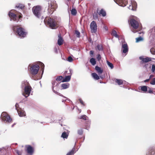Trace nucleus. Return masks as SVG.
Wrapping results in <instances>:
<instances>
[{
  "label": "nucleus",
  "mask_w": 155,
  "mask_h": 155,
  "mask_svg": "<svg viewBox=\"0 0 155 155\" xmlns=\"http://www.w3.org/2000/svg\"><path fill=\"white\" fill-rule=\"evenodd\" d=\"M29 67H30V70L31 74L32 79L35 80L40 79L41 78H38L35 76L38 71L40 68L39 65L38 64H35L31 66L30 65H29Z\"/></svg>",
  "instance_id": "1"
},
{
  "label": "nucleus",
  "mask_w": 155,
  "mask_h": 155,
  "mask_svg": "<svg viewBox=\"0 0 155 155\" xmlns=\"http://www.w3.org/2000/svg\"><path fill=\"white\" fill-rule=\"evenodd\" d=\"M13 30L15 33H17L21 38L25 37L27 34V32L24 29L17 25L14 26L13 27Z\"/></svg>",
  "instance_id": "2"
},
{
  "label": "nucleus",
  "mask_w": 155,
  "mask_h": 155,
  "mask_svg": "<svg viewBox=\"0 0 155 155\" xmlns=\"http://www.w3.org/2000/svg\"><path fill=\"white\" fill-rule=\"evenodd\" d=\"M45 24L48 25L52 29H55L57 27L55 20L53 18L46 17L44 20Z\"/></svg>",
  "instance_id": "3"
},
{
  "label": "nucleus",
  "mask_w": 155,
  "mask_h": 155,
  "mask_svg": "<svg viewBox=\"0 0 155 155\" xmlns=\"http://www.w3.org/2000/svg\"><path fill=\"white\" fill-rule=\"evenodd\" d=\"M32 11L33 14L36 17L39 18L41 16V8L40 6H37L35 7H33Z\"/></svg>",
  "instance_id": "4"
},
{
  "label": "nucleus",
  "mask_w": 155,
  "mask_h": 155,
  "mask_svg": "<svg viewBox=\"0 0 155 155\" xmlns=\"http://www.w3.org/2000/svg\"><path fill=\"white\" fill-rule=\"evenodd\" d=\"M1 118L2 120L8 122H10L12 119L6 112H3L1 115Z\"/></svg>",
  "instance_id": "5"
},
{
  "label": "nucleus",
  "mask_w": 155,
  "mask_h": 155,
  "mask_svg": "<svg viewBox=\"0 0 155 155\" xmlns=\"http://www.w3.org/2000/svg\"><path fill=\"white\" fill-rule=\"evenodd\" d=\"M12 10H11L8 13L9 16L10 18V20L12 21V19L14 21H16L18 19L21 17L20 15L18 16L17 15L12 13L11 12Z\"/></svg>",
  "instance_id": "6"
},
{
  "label": "nucleus",
  "mask_w": 155,
  "mask_h": 155,
  "mask_svg": "<svg viewBox=\"0 0 155 155\" xmlns=\"http://www.w3.org/2000/svg\"><path fill=\"white\" fill-rule=\"evenodd\" d=\"M23 89H24V91L23 92L22 94L26 98H27L30 95V91H31V87L30 85Z\"/></svg>",
  "instance_id": "7"
},
{
  "label": "nucleus",
  "mask_w": 155,
  "mask_h": 155,
  "mask_svg": "<svg viewBox=\"0 0 155 155\" xmlns=\"http://www.w3.org/2000/svg\"><path fill=\"white\" fill-rule=\"evenodd\" d=\"M90 28L92 33H95L97 31V25L95 21H92L90 25Z\"/></svg>",
  "instance_id": "8"
},
{
  "label": "nucleus",
  "mask_w": 155,
  "mask_h": 155,
  "mask_svg": "<svg viewBox=\"0 0 155 155\" xmlns=\"http://www.w3.org/2000/svg\"><path fill=\"white\" fill-rule=\"evenodd\" d=\"M119 6L124 7L127 3V0H114Z\"/></svg>",
  "instance_id": "9"
},
{
  "label": "nucleus",
  "mask_w": 155,
  "mask_h": 155,
  "mask_svg": "<svg viewBox=\"0 0 155 155\" xmlns=\"http://www.w3.org/2000/svg\"><path fill=\"white\" fill-rule=\"evenodd\" d=\"M130 24L134 29H137L139 26V23L138 21L134 19H131L130 20Z\"/></svg>",
  "instance_id": "10"
},
{
  "label": "nucleus",
  "mask_w": 155,
  "mask_h": 155,
  "mask_svg": "<svg viewBox=\"0 0 155 155\" xmlns=\"http://www.w3.org/2000/svg\"><path fill=\"white\" fill-rule=\"evenodd\" d=\"M139 59L141 60V63H147L151 61V58L148 57L144 58L143 56L139 57Z\"/></svg>",
  "instance_id": "11"
},
{
  "label": "nucleus",
  "mask_w": 155,
  "mask_h": 155,
  "mask_svg": "<svg viewBox=\"0 0 155 155\" xmlns=\"http://www.w3.org/2000/svg\"><path fill=\"white\" fill-rule=\"evenodd\" d=\"M25 147L27 148L28 153L29 155H32L34 152V149L33 147L29 145H26Z\"/></svg>",
  "instance_id": "12"
},
{
  "label": "nucleus",
  "mask_w": 155,
  "mask_h": 155,
  "mask_svg": "<svg viewBox=\"0 0 155 155\" xmlns=\"http://www.w3.org/2000/svg\"><path fill=\"white\" fill-rule=\"evenodd\" d=\"M122 48L123 49L122 51L124 53H126L128 51V47L127 43H122Z\"/></svg>",
  "instance_id": "13"
},
{
  "label": "nucleus",
  "mask_w": 155,
  "mask_h": 155,
  "mask_svg": "<svg viewBox=\"0 0 155 155\" xmlns=\"http://www.w3.org/2000/svg\"><path fill=\"white\" fill-rule=\"evenodd\" d=\"M18 106V104L16 103L15 104V106L16 108V109L17 110L18 114L19 116L20 117H23L25 115V112L22 110H19L18 109L17 107Z\"/></svg>",
  "instance_id": "14"
},
{
  "label": "nucleus",
  "mask_w": 155,
  "mask_h": 155,
  "mask_svg": "<svg viewBox=\"0 0 155 155\" xmlns=\"http://www.w3.org/2000/svg\"><path fill=\"white\" fill-rule=\"evenodd\" d=\"M52 84L53 91L56 94L59 95V94H60L59 93H58L54 90V88H57L58 86V85L59 84L57 83L55 81H54L52 82Z\"/></svg>",
  "instance_id": "15"
},
{
  "label": "nucleus",
  "mask_w": 155,
  "mask_h": 155,
  "mask_svg": "<svg viewBox=\"0 0 155 155\" xmlns=\"http://www.w3.org/2000/svg\"><path fill=\"white\" fill-rule=\"evenodd\" d=\"M29 85H30V84L27 81H24L22 82L21 87L23 89Z\"/></svg>",
  "instance_id": "16"
},
{
  "label": "nucleus",
  "mask_w": 155,
  "mask_h": 155,
  "mask_svg": "<svg viewBox=\"0 0 155 155\" xmlns=\"http://www.w3.org/2000/svg\"><path fill=\"white\" fill-rule=\"evenodd\" d=\"M155 153V148L152 147L150 150L149 151L148 153H147V155H153Z\"/></svg>",
  "instance_id": "17"
},
{
  "label": "nucleus",
  "mask_w": 155,
  "mask_h": 155,
  "mask_svg": "<svg viewBox=\"0 0 155 155\" xmlns=\"http://www.w3.org/2000/svg\"><path fill=\"white\" fill-rule=\"evenodd\" d=\"M52 5L51 4L49 5L48 8V14H52L54 11Z\"/></svg>",
  "instance_id": "18"
},
{
  "label": "nucleus",
  "mask_w": 155,
  "mask_h": 155,
  "mask_svg": "<svg viewBox=\"0 0 155 155\" xmlns=\"http://www.w3.org/2000/svg\"><path fill=\"white\" fill-rule=\"evenodd\" d=\"M58 43L59 45H61L63 44V40L60 34L58 35Z\"/></svg>",
  "instance_id": "19"
},
{
  "label": "nucleus",
  "mask_w": 155,
  "mask_h": 155,
  "mask_svg": "<svg viewBox=\"0 0 155 155\" xmlns=\"http://www.w3.org/2000/svg\"><path fill=\"white\" fill-rule=\"evenodd\" d=\"M95 69L99 74H101L103 72V70L101 68L98 66H96L95 67Z\"/></svg>",
  "instance_id": "20"
},
{
  "label": "nucleus",
  "mask_w": 155,
  "mask_h": 155,
  "mask_svg": "<svg viewBox=\"0 0 155 155\" xmlns=\"http://www.w3.org/2000/svg\"><path fill=\"white\" fill-rule=\"evenodd\" d=\"M71 78V76H66L62 81V82H68L70 81Z\"/></svg>",
  "instance_id": "21"
},
{
  "label": "nucleus",
  "mask_w": 155,
  "mask_h": 155,
  "mask_svg": "<svg viewBox=\"0 0 155 155\" xmlns=\"http://www.w3.org/2000/svg\"><path fill=\"white\" fill-rule=\"evenodd\" d=\"M69 84L68 83L63 84H61V87L63 89H67L69 87Z\"/></svg>",
  "instance_id": "22"
},
{
  "label": "nucleus",
  "mask_w": 155,
  "mask_h": 155,
  "mask_svg": "<svg viewBox=\"0 0 155 155\" xmlns=\"http://www.w3.org/2000/svg\"><path fill=\"white\" fill-rule=\"evenodd\" d=\"M24 5L23 4L19 3L17 4L16 5L15 7L18 9H22L24 8Z\"/></svg>",
  "instance_id": "23"
},
{
  "label": "nucleus",
  "mask_w": 155,
  "mask_h": 155,
  "mask_svg": "<svg viewBox=\"0 0 155 155\" xmlns=\"http://www.w3.org/2000/svg\"><path fill=\"white\" fill-rule=\"evenodd\" d=\"M90 62L93 65H95L96 64V61L95 58H92L90 60Z\"/></svg>",
  "instance_id": "24"
},
{
  "label": "nucleus",
  "mask_w": 155,
  "mask_h": 155,
  "mask_svg": "<svg viewBox=\"0 0 155 155\" xmlns=\"http://www.w3.org/2000/svg\"><path fill=\"white\" fill-rule=\"evenodd\" d=\"M148 87L146 86H142L140 87L141 90L143 92H147V90Z\"/></svg>",
  "instance_id": "25"
},
{
  "label": "nucleus",
  "mask_w": 155,
  "mask_h": 155,
  "mask_svg": "<svg viewBox=\"0 0 155 155\" xmlns=\"http://www.w3.org/2000/svg\"><path fill=\"white\" fill-rule=\"evenodd\" d=\"M99 15H101L103 16L104 17L106 15V12L103 9H101L99 13Z\"/></svg>",
  "instance_id": "26"
},
{
  "label": "nucleus",
  "mask_w": 155,
  "mask_h": 155,
  "mask_svg": "<svg viewBox=\"0 0 155 155\" xmlns=\"http://www.w3.org/2000/svg\"><path fill=\"white\" fill-rule=\"evenodd\" d=\"M68 136V134L66 133L65 132H63L61 135V137L63 138L67 139Z\"/></svg>",
  "instance_id": "27"
},
{
  "label": "nucleus",
  "mask_w": 155,
  "mask_h": 155,
  "mask_svg": "<svg viewBox=\"0 0 155 155\" xmlns=\"http://www.w3.org/2000/svg\"><path fill=\"white\" fill-rule=\"evenodd\" d=\"M92 75L94 78L96 80H97L100 78L99 76L96 73H92Z\"/></svg>",
  "instance_id": "28"
},
{
  "label": "nucleus",
  "mask_w": 155,
  "mask_h": 155,
  "mask_svg": "<svg viewBox=\"0 0 155 155\" xmlns=\"http://www.w3.org/2000/svg\"><path fill=\"white\" fill-rule=\"evenodd\" d=\"M131 5L134 8L135 10L137 7V3L135 1H131Z\"/></svg>",
  "instance_id": "29"
},
{
  "label": "nucleus",
  "mask_w": 155,
  "mask_h": 155,
  "mask_svg": "<svg viewBox=\"0 0 155 155\" xmlns=\"http://www.w3.org/2000/svg\"><path fill=\"white\" fill-rule=\"evenodd\" d=\"M115 81L117 83L118 85H120L123 84V81L122 80L120 79H116Z\"/></svg>",
  "instance_id": "30"
},
{
  "label": "nucleus",
  "mask_w": 155,
  "mask_h": 155,
  "mask_svg": "<svg viewBox=\"0 0 155 155\" xmlns=\"http://www.w3.org/2000/svg\"><path fill=\"white\" fill-rule=\"evenodd\" d=\"M75 148H73L71 151L67 153L66 155H71L73 154H74L75 153Z\"/></svg>",
  "instance_id": "31"
},
{
  "label": "nucleus",
  "mask_w": 155,
  "mask_h": 155,
  "mask_svg": "<svg viewBox=\"0 0 155 155\" xmlns=\"http://www.w3.org/2000/svg\"><path fill=\"white\" fill-rule=\"evenodd\" d=\"M38 63L39 64H38L40 66L41 68L42 69V73H43L44 72V67H45L44 65V64H43L41 62H39V61L38 62Z\"/></svg>",
  "instance_id": "32"
},
{
  "label": "nucleus",
  "mask_w": 155,
  "mask_h": 155,
  "mask_svg": "<svg viewBox=\"0 0 155 155\" xmlns=\"http://www.w3.org/2000/svg\"><path fill=\"white\" fill-rule=\"evenodd\" d=\"M77 13V10L75 8H73L71 10V14L72 15H75Z\"/></svg>",
  "instance_id": "33"
},
{
  "label": "nucleus",
  "mask_w": 155,
  "mask_h": 155,
  "mask_svg": "<svg viewBox=\"0 0 155 155\" xmlns=\"http://www.w3.org/2000/svg\"><path fill=\"white\" fill-rule=\"evenodd\" d=\"M97 49L99 51H101L103 50L102 46L101 45H98L97 46Z\"/></svg>",
  "instance_id": "34"
},
{
  "label": "nucleus",
  "mask_w": 155,
  "mask_h": 155,
  "mask_svg": "<svg viewBox=\"0 0 155 155\" xmlns=\"http://www.w3.org/2000/svg\"><path fill=\"white\" fill-rule=\"evenodd\" d=\"M136 42H138L143 40V38L141 37H140L136 38Z\"/></svg>",
  "instance_id": "35"
},
{
  "label": "nucleus",
  "mask_w": 155,
  "mask_h": 155,
  "mask_svg": "<svg viewBox=\"0 0 155 155\" xmlns=\"http://www.w3.org/2000/svg\"><path fill=\"white\" fill-rule=\"evenodd\" d=\"M107 64L109 67L111 69H112L114 68V66L112 63L107 61Z\"/></svg>",
  "instance_id": "36"
},
{
  "label": "nucleus",
  "mask_w": 155,
  "mask_h": 155,
  "mask_svg": "<svg viewBox=\"0 0 155 155\" xmlns=\"http://www.w3.org/2000/svg\"><path fill=\"white\" fill-rule=\"evenodd\" d=\"M112 35L115 37L118 38V35H117L116 31L115 30H113L112 31Z\"/></svg>",
  "instance_id": "37"
},
{
  "label": "nucleus",
  "mask_w": 155,
  "mask_h": 155,
  "mask_svg": "<svg viewBox=\"0 0 155 155\" xmlns=\"http://www.w3.org/2000/svg\"><path fill=\"white\" fill-rule=\"evenodd\" d=\"M83 130L82 129H78L77 131L78 134L79 135H82L83 133Z\"/></svg>",
  "instance_id": "38"
},
{
  "label": "nucleus",
  "mask_w": 155,
  "mask_h": 155,
  "mask_svg": "<svg viewBox=\"0 0 155 155\" xmlns=\"http://www.w3.org/2000/svg\"><path fill=\"white\" fill-rule=\"evenodd\" d=\"M147 91L148 92V93H150V94H153V91L152 90V89L150 88L149 87H148L147 90Z\"/></svg>",
  "instance_id": "39"
},
{
  "label": "nucleus",
  "mask_w": 155,
  "mask_h": 155,
  "mask_svg": "<svg viewBox=\"0 0 155 155\" xmlns=\"http://www.w3.org/2000/svg\"><path fill=\"white\" fill-rule=\"evenodd\" d=\"M63 78V77L62 76H58L56 79V81H60Z\"/></svg>",
  "instance_id": "40"
},
{
  "label": "nucleus",
  "mask_w": 155,
  "mask_h": 155,
  "mask_svg": "<svg viewBox=\"0 0 155 155\" xmlns=\"http://www.w3.org/2000/svg\"><path fill=\"white\" fill-rule=\"evenodd\" d=\"M98 14L97 13L94 14L93 15V18L94 19L96 20L98 18Z\"/></svg>",
  "instance_id": "41"
},
{
  "label": "nucleus",
  "mask_w": 155,
  "mask_h": 155,
  "mask_svg": "<svg viewBox=\"0 0 155 155\" xmlns=\"http://www.w3.org/2000/svg\"><path fill=\"white\" fill-rule=\"evenodd\" d=\"M150 84H151L152 85H155V78H153L151 80V81L150 82Z\"/></svg>",
  "instance_id": "42"
},
{
  "label": "nucleus",
  "mask_w": 155,
  "mask_h": 155,
  "mask_svg": "<svg viewBox=\"0 0 155 155\" xmlns=\"http://www.w3.org/2000/svg\"><path fill=\"white\" fill-rule=\"evenodd\" d=\"M75 34L76 35L77 37L78 38L80 37V32L78 30H76L75 31Z\"/></svg>",
  "instance_id": "43"
},
{
  "label": "nucleus",
  "mask_w": 155,
  "mask_h": 155,
  "mask_svg": "<svg viewBox=\"0 0 155 155\" xmlns=\"http://www.w3.org/2000/svg\"><path fill=\"white\" fill-rule=\"evenodd\" d=\"M67 60L69 62H71L73 61V59L71 56H69L68 58V59Z\"/></svg>",
  "instance_id": "44"
},
{
  "label": "nucleus",
  "mask_w": 155,
  "mask_h": 155,
  "mask_svg": "<svg viewBox=\"0 0 155 155\" xmlns=\"http://www.w3.org/2000/svg\"><path fill=\"white\" fill-rule=\"evenodd\" d=\"M152 71L153 72L155 73V65L153 64L152 66Z\"/></svg>",
  "instance_id": "45"
},
{
  "label": "nucleus",
  "mask_w": 155,
  "mask_h": 155,
  "mask_svg": "<svg viewBox=\"0 0 155 155\" xmlns=\"http://www.w3.org/2000/svg\"><path fill=\"white\" fill-rule=\"evenodd\" d=\"M87 116L86 115H83L81 117L80 119H82L84 120H86Z\"/></svg>",
  "instance_id": "46"
},
{
  "label": "nucleus",
  "mask_w": 155,
  "mask_h": 155,
  "mask_svg": "<svg viewBox=\"0 0 155 155\" xmlns=\"http://www.w3.org/2000/svg\"><path fill=\"white\" fill-rule=\"evenodd\" d=\"M15 151L18 155H21V153L20 151L17 150H15Z\"/></svg>",
  "instance_id": "47"
},
{
  "label": "nucleus",
  "mask_w": 155,
  "mask_h": 155,
  "mask_svg": "<svg viewBox=\"0 0 155 155\" xmlns=\"http://www.w3.org/2000/svg\"><path fill=\"white\" fill-rule=\"evenodd\" d=\"M97 59L98 60V61H100L101 59V55L100 54H98L97 55Z\"/></svg>",
  "instance_id": "48"
},
{
  "label": "nucleus",
  "mask_w": 155,
  "mask_h": 155,
  "mask_svg": "<svg viewBox=\"0 0 155 155\" xmlns=\"http://www.w3.org/2000/svg\"><path fill=\"white\" fill-rule=\"evenodd\" d=\"M128 8L130 9H131L132 10H135V9L134 8L132 5H130L128 7Z\"/></svg>",
  "instance_id": "49"
},
{
  "label": "nucleus",
  "mask_w": 155,
  "mask_h": 155,
  "mask_svg": "<svg viewBox=\"0 0 155 155\" xmlns=\"http://www.w3.org/2000/svg\"><path fill=\"white\" fill-rule=\"evenodd\" d=\"M79 100L80 102V103L83 105L85 106V104L83 102L82 100L81 99H79Z\"/></svg>",
  "instance_id": "50"
},
{
  "label": "nucleus",
  "mask_w": 155,
  "mask_h": 155,
  "mask_svg": "<svg viewBox=\"0 0 155 155\" xmlns=\"http://www.w3.org/2000/svg\"><path fill=\"white\" fill-rule=\"evenodd\" d=\"M94 54V52L93 51H90V54L91 55H92L91 56V57H93V55Z\"/></svg>",
  "instance_id": "51"
},
{
  "label": "nucleus",
  "mask_w": 155,
  "mask_h": 155,
  "mask_svg": "<svg viewBox=\"0 0 155 155\" xmlns=\"http://www.w3.org/2000/svg\"><path fill=\"white\" fill-rule=\"evenodd\" d=\"M90 125V122H89L88 124H87L86 125V129H87V128L89 127Z\"/></svg>",
  "instance_id": "52"
},
{
  "label": "nucleus",
  "mask_w": 155,
  "mask_h": 155,
  "mask_svg": "<svg viewBox=\"0 0 155 155\" xmlns=\"http://www.w3.org/2000/svg\"><path fill=\"white\" fill-rule=\"evenodd\" d=\"M150 79L149 78V79H146V80H145L144 81V82L145 83H146V82H148L149 80H150Z\"/></svg>",
  "instance_id": "53"
},
{
  "label": "nucleus",
  "mask_w": 155,
  "mask_h": 155,
  "mask_svg": "<svg viewBox=\"0 0 155 155\" xmlns=\"http://www.w3.org/2000/svg\"><path fill=\"white\" fill-rule=\"evenodd\" d=\"M154 76L153 75H150V77H149V79H150V78H152Z\"/></svg>",
  "instance_id": "54"
},
{
  "label": "nucleus",
  "mask_w": 155,
  "mask_h": 155,
  "mask_svg": "<svg viewBox=\"0 0 155 155\" xmlns=\"http://www.w3.org/2000/svg\"><path fill=\"white\" fill-rule=\"evenodd\" d=\"M91 112V111L90 110H88L87 111V113L88 114H90Z\"/></svg>",
  "instance_id": "55"
},
{
  "label": "nucleus",
  "mask_w": 155,
  "mask_h": 155,
  "mask_svg": "<svg viewBox=\"0 0 155 155\" xmlns=\"http://www.w3.org/2000/svg\"><path fill=\"white\" fill-rule=\"evenodd\" d=\"M148 65H149L148 64H145L144 66V67H145L146 68H147V66H148Z\"/></svg>",
  "instance_id": "56"
},
{
  "label": "nucleus",
  "mask_w": 155,
  "mask_h": 155,
  "mask_svg": "<svg viewBox=\"0 0 155 155\" xmlns=\"http://www.w3.org/2000/svg\"><path fill=\"white\" fill-rule=\"evenodd\" d=\"M132 31L134 33H135V32H137V31H135V30H132Z\"/></svg>",
  "instance_id": "57"
},
{
  "label": "nucleus",
  "mask_w": 155,
  "mask_h": 155,
  "mask_svg": "<svg viewBox=\"0 0 155 155\" xmlns=\"http://www.w3.org/2000/svg\"><path fill=\"white\" fill-rule=\"evenodd\" d=\"M79 111V113H80L81 112V109H78Z\"/></svg>",
  "instance_id": "58"
},
{
  "label": "nucleus",
  "mask_w": 155,
  "mask_h": 155,
  "mask_svg": "<svg viewBox=\"0 0 155 155\" xmlns=\"http://www.w3.org/2000/svg\"><path fill=\"white\" fill-rule=\"evenodd\" d=\"M105 29L106 30H107V27H105Z\"/></svg>",
  "instance_id": "59"
},
{
  "label": "nucleus",
  "mask_w": 155,
  "mask_h": 155,
  "mask_svg": "<svg viewBox=\"0 0 155 155\" xmlns=\"http://www.w3.org/2000/svg\"><path fill=\"white\" fill-rule=\"evenodd\" d=\"M100 77L101 78V79H103V77H102L100 76Z\"/></svg>",
  "instance_id": "60"
},
{
  "label": "nucleus",
  "mask_w": 155,
  "mask_h": 155,
  "mask_svg": "<svg viewBox=\"0 0 155 155\" xmlns=\"http://www.w3.org/2000/svg\"><path fill=\"white\" fill-rule=\"evenodd\" d=\"M71 71H72V70H71V69H70V72H71Z\"/></svg>",
  "instance_id": "61"
},
{
  "label": "nucleus",
  "mask_w": 155,
  "mask_h": 155,
  "mask_svg": "<svg viewBox=\"0 0 155 155\" xmlns=\"http://www.w3.org/2000/svg\"><path fill=\"white\" fill-rule=\"evenodd\" d=\"M56 52H57V49H56Z\"/></svg>",
  "instance_id": "62"
},
{
  "label": "nucleus",
  "mask_w": 155,
  "mask_h": 155,
  "mask_svg": "<svg viewBox=\"0 0 155 155\" xmlns=\"http://www.w3.org/2000/svg\"><path fill=\"white\" fill-rule=\"evenodd\" d=\"M14 126V125H13L12 126V127H13Z\"/></svg>",
  "instance_id": "63"
},
{
  "label": "nucleus",
  "mask_w": 155,
  "mask_h": 155,
  "mask_svg": "<svg viewBox=\"0 0 155 155\" xmlns=\"http://www.w3.org/2000/svg\"><path fill=\"white\" fill-rule=\"evenodd\" d=\"M138 33H139V34H141V33H139V32H138Z\"/></svg>",
  "instance_id": "64"
}]
</instances>
